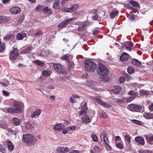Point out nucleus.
I'll return each mask as SVG.
<instances>
[{
  "label": "nucleus",
  "mask_w": 153,
  "mask_h": 153,
  "mask_svg": "<svg viewBox=\"0 0 153 153\" xmlns=\"http://www.w3.org/2000/svg\"><path fill=\"white\" fill-rule=\"evenodd\" d=\"M97 73L100 75L103 76L102 79L104 82H108L109 78L107 76L108 74V69L104 65H100L97 70Z\"/></svg>",
  "instance_id": "f257e3e1"
},
{
  "label": "nucleus",
  "mask_w": 153,
  "mask_h": 153,
  "mask_svg": "<svg viewBox=\"0 0 153 153\" xmlns=\"http://www.w3.org/2000/svg\"><path fill=\"white\" fill-rule=\"evenodd\" d=\"M96 64L91 60L88 59L85 62V69L88 72H94L97 68Z\"/></svg>",
  "instance_id": "f03ea898"
},
{
  "label": "nucleus",
  "mask_w": 153,
  "mask_h": 153,
  "mask_svg": "<svg viewBox=\"0 0 153 153\" xmlns=\"http://www.w3.org/2000/svg\"><path fill=\"white\" fill-rule=\"evenodd\" d=\"M22 141L25 143H28L30 145L34 144L37 142V140L30 134H24Z\"/></svg>",
  "instance_id": "7ed1b4c3"
},
{
  "label": "nucleus",
  "mask_w": 153,
  "mask_h": 153,
  "mask_svg": "<svg viewBox=\"0 0 153 153\" xmlns=\"http://www.w3.org/2000/svg\"><path fill=\"white\" fill-rule=\"evenodd\" d=\"M128 108L130 111L134 112H143V111L142 106L134 104L129 105Z\"/></svg>",
  "instance_id": "20e7f679"
},
{
  "label": "nucleus",
  "mask_w": 153,
  "mask_h": 153,
  "mask_svg": "<svg viewBox=\"0 0 153 153\" xmlns=\"http://www.w3.org/2000/svg\"><path fill=\"white\" fill-rule=\"evenodd\" d=\"M53 66L55 71L62 74H66L67 73L64 70V66L60 64L56 63L53 65Z\"/></svg>",
  "instance_id": "39448f33"
},
{
  "label": "nucleus",
  "mask_w": 153,
  "mask_h": 153,
  "mask_svg": "<svg viewBox=\"0 0 153 153\" xmlns=\"http://www.w3.org/2000/svg\"><path fill=\"white\" fill-rule=\"evenodd\" d=\"M92 99L93 100L96 101L99 104L107 108H109L111 107V106L109 104L106 103L102 101L100 99V97L99 96H97L94 97H92Z\"/></svg>",
  "instance_id": "423d86ee"
},
{
  "label": "nucleus",
  "mask_w": 153,
  "mask_h": 153,
  "mask_svg": "<svg viewBox=\"0 0 153 153\" xmlns=\"http://www.w3.org/2000/svg\"><path fill=\"white\" fill-rule=\"evenodd\" d=\"M19 54L17 49L14 48L10 52V59L12 60H14L19 56Z\"/></svg>",
  "instance_id": "0eeeda50"
},
{
  "label": "nucleus",
  "mask_w": 153,
  "mask_h": 153,
  "mask_svg": "<svg viewBox=\"0 0 153 153\" xmlns=\"http://www.w3.org/2000/svg\"><path fill=\"white\" fill-rule=\"evenodd\" d=\"M91 24L90 22L85 21L79 25L77 29L79 31L85 30L86 29V27L89 25H91Z\"/></svg>",
  "instance_id": "6e6552de"
},
{
  "label": "nucleus",
  "mask_w": 153,
  "mask_h": 153,
  "mask_svg": "<svg viewBox=\"0 0 153 153\" xmlns=\"http://www.w3.org/2000/svg\"><path fill=\"white\" fill-rule=\"evenodd\" d=\"M100 138L102 141H103L105 144L107 146H108L111 148L108 145L109 141L108 138L106 137V134L105 132H102L100 135Z\"/></svg>",
  "instance_id": "1a4fd4ad"
},
{
  "label": "nucleus",
  "mask_w": 153,
  "mask_h": 153,
  "mask_svg": "<svg viewBox=\"0 0 153 153\" xmlns=\"http://www.w3.org/2000/svg\"><path fill=\"white\" fill-rule=\"evenodd\" d=\"M13 108L16 110L17 113H20L21 112V107L19 103L16 102H13Z\"/></svg>",
  "instance_id": "9d476101"
},
{
  "label": "nucleus",
  "mask_w": 153,
  "mask_h": 153,
  "mask_svg": "<svg viewBox=\"0 0 153 153\" xmlns=\"http://www.w3.org/2000/svg\"><path fill=\"white\" fill-rule=\"evenodd\" d=\"M69 149L68 147H60L57 148L56 151V153H65L66 152L69 151Z\"/></svg>",
  "instance_id": "9b49d317"
},
{
  "label": "nucleus",
  "mask_w": 153,
  "mask_h": 153,
  "mask_svg": "<svg viewBox=\"0 0 153 153\" xmlns=\"http://www.w3.org/2000/svg\"><path fill=\"white\" fill-rule=\"evenodd\" d=\"M65 127L64 125L61 123H57L53 126L54 129L56 131H61Z\"/></svg>",
  "instance_id": "f8f14e48"
},
{
  "label": "nucleus",
  "mask_w": 153,
  "mask_h": 153,
  "mask_svg": "<svg viewBox=\"0 0 153 153\" xmlns=\"http://www.w3.org/2000/svg\"><path fill=\"white\" fill-rule=\"evenodd\" d=\"M82 120L83 123L87 124L91 122V119L89 116L85 115L82 117Z\"/></svg>",
  "instance_id": "ddd939ff"
},
{
  "label": "nucleus",
  "mask_w": 153,
  "mask_h": 153,
  "mask_svg": "<svg viewBox=\"0 0 153 153\" xmlns=\"http://www.w3.org/2000/svg\"><path fill=\"white\" fill-rule=\"evenodd\" d=\"M20 8L17 7H12L10 9V12L13 14H16L19 13L21 11Z\"/></svg>",
  "instance_id": "4468645a"
},
{
  "label": "nucleus",
  "mask_w": 153,
  "mask_h": 153,
  "mask_svg": "<svg viewBox=\"0 0 153 153\" xmlns=\"http://www.w3.org/2000/svg\"><path fill=\"white\" fill-rule=\"evenodd\" d=\"M10 20V18L5 16H0V24L5 23Z\"/></svg>",
  "instance_id": "2eb2a0df"
},
{
  "label": "nucleus",
  "mask_w": 153,
  "mask_h": 153,
  "mask_svg": "<svg viewBox=\"0 0 153 153\" xmlns=\"http://www.w3.org/2000/svg\"><path fill=\"white\" fill-rule=\"evenodd\" d=\"M136 142H138L140 145H144L145 144V140L143 137L140 136H137L135 138Z\"/></svg>",
  "instance_id": "dca6fc26"
},
{
  "label": "nucleus",
  "mask_w": 153,
  "mask_h": 153,
  "mask_svg": "<svg viewBox=\"0 0 153 153\" xmlns=\"http://www.w3.org/2000/svg\"><path fill=\"white\" fill-rule=\"evenodd\" d=\"M129 56L127 53L124 52L121 56L120 59L122 61H126L129 59Z\"/></svg>",
  "instance_id": "f3484780"
},
{
  "label": "nucleus",
  "mask_w": 153,
  "mask_h": 153,
  "mask_svg": "<svg viewBox=\"0 0 153 153\" xmlns=\"http://www.w3.org/2000/svg\"><path fill=\"white\" fill-rule=\"evenodd\" d=\"M79 7V5L77 4L71 5L69 8L70 13H71L75 11L78 9Z\"/></svg>",
  "instance_id": "a211bd4d"
},
{
  "label": "nucleus",
  "mask_w": 153,
  "mask_h": 153,
  "mask_svg": "<svg viewBox=\"0 0 153 153\" xmlns=\"http://www.w3.org/2000/svg\"><path fill=\"white\" fill-rule=\"evenodd\" d=\"M42 112V110L41 109H39L35 111L31 115L32 118H34L36 116L39 117L41 114Z\"/></svg>",
  "instance_id": "6ab92c4d"
},
{
  "label": "nucleus",
  "mask_w": 153,
  "mask_h": 153,
  "mask_svg": "<svg viewBox=\"0 0 153 153\" xmlns=\"http://www.w3.org/2000/svg\"><path fill=\"white\" fill-rule=\"evenodd\" d=\"M143 116L146 119H153V113L145 112L143 114Z\"/></svg>",
  "instance_id": "aec40b11"
},
{
  "label": "nucleus",
  "mask_w": 153,
  "mask_h": 153,
  "mask_svg": "<svg viewBox=\"0 0 153 153\" xmlns=\"http://www.w3.org/2000/svg\"><path fill=\"white\" fill-rule=\"evenodd\" d=\"M121 90V87L120 86H114V88L112 89V91L115 94H118Z\"/></svg>",
  "instance_id": "412c9836"
},
{
  "label": "nucleus",
  "mask_w": 153,
  "mask_h": 153,
  "mask_svg": "<svg viewBox=\"0 0 153 153\" xmlns=\"http://www.w3.org/2000/svg\"><path fill=\"white\" fill-rule=\"evenodd\" d=\"M7 143L9 150L10 151H13L14 149V147L12 142L10 140H8Z\"/></svg>",
  "instance_id": "4be33fe9"
},
{
  "label": "nucleus",
  "mask_w": 153,
  "mask_h": 153,
  "mask_svg": "<svg viewBox=\"0 0 153 153\" xmlns=\"http://www.w3.org/2000/svg\"><path fill=\"white\" fill-rule=\"evenodd\" d=\"M43 12L46 14H51L52 11L51 8H49L48 7H46L43 9Z\"/></svg>",
  "instance_id": "5701e85b"
},
{
  "label": "nucleus",
  "mask_w": 153,
  "mask_h": 153,
  "mask_svg": "<svg viewBox=\"0 0 153 153\" xmlns=\"http://www.w3.org/2000/svg\"><path fill=\"white\" fill-rule=\"evenodd\" d=\"M59 0H56L53 4V7L55 9H57L59 7Z\"/></svg>",
  "instance_id": "b1692460"
},
{
  "label": "nucleus",
  "mask_w": 153,
  "mask_h": 153,
  "mask_svg": "<svg viewBox=\"0 0 153 153\" xmlns=\"http://www.w3.org/2000/svg\"><path fill=\"white\" fill-rule=\"evenodd\" d=\"M33 49V47H32L29 46L25 49L22 50L21 51V53H26L29 52L32 50Z\"/></svg>",
  "instance_id": "393cba45"
},
{
  "label": "nucleus",
  "mask_w": 153,
  "mask_h": 153,
  "mask_svg": "<svg viewBox=\"0 0 153 153\" xmlns=\"http://www.w3.org/2000/svg\"><path fill=\"white\" fill-rule=\"evenodd\" d=\"M132 63L133 65H136L137 66L140 67L141 66V62L136 59H133Z\"/></svg>",
  "instance_id": "a878e982"
},
{
  "label": "nucleus",
  "mask_w": 153,
  "mask_h": 153,
  "mask_svg": "<svg viewBox=\"0 0 153 153\" xmlns=\"http://www.w3.org/2000/svg\"><path fill=\"white\" fill-rule=\"evenodd\" d=\"M26 35L25 33H23L22 34L18 33L17 35L16 38L19 40L22 39L24 37H25Z\"/></svg>",
  "instance_id": "bb28decb"
},
{
  "label": "nucleus",
  "mask_w": 153,
  "mask_h": 153,
  "mask_svg": "<svg viewBox=\"0 0 153 153\" xmlns=\"http://www.w3.org/2000/svg\"><path fill=\"white\" fill-rule=\"evenodd\" d=\"M13 121L14 125L18 126L20 124V121L17 118L15 117L13 119Z\"/></svg>",
  "instance_id": "cd10ccee"
},
{
  "label": "nucleus",
  "mask_w": 153,
  "mask_h": 153,
  "mask_svg": "<svg viewBox=\"0 0 153 153\" xmlns=\"http://www.w3.org/2000/svg\"><path fill=\"white\" fill-rule=\"evenodd\" d=\"M118 13L119 12L117 10H114L111 12L110 13V16L111 18H114Z\"/></svg>",
  "instance_id": "c85d7f7f"
},
{
  "label": "nucleus",
  "mask_w": 153,
  "mask_h": 153,
  "mask_svg": "<svg viewBox=\"0 0 153 153\" xmlns=\"http://www.w3.org/2000/svg\"><path fill=\"white\" fill-rule=\"evenodd\" d=\"M25 128L27 129H30L33 127V126L30 123L27 122L25 123Z\"/></svg>",
  "instance_id": "c756f323"
},
{
  "label": "nucleus",
  "mask_w": 153,
  "mask_h": 153,
  "mask_svg": "<svg viewBox=\"0 0 153 153\" xmlns=\"http://www.w3.org/2000/svg\"><path fill=\"white\" fill-rule=\"evenodd\" d=\"M0 52H3L5 49V46L4 44L0 41Z\"/></svg>",
  "instance_id": "7c9ffc66"
},
{
  "label": "nucleus",
  "mask_w": 153,
  "mask_h": 153,
  "mask_svg": "<svg viewBox=\"0 0 153 153\" xmlns=\"http://www.w3.org/2000/svg\"><path fill=\"white\" fill-rule=\"evenodd\" d=\"M7 111L8 113H17L16 111V110L14 109V108L13 107L9 108L7 109Z\"/></svg>",
  "instance_id": "2f4dec72"
},
{
  "label": "nucleus",
  "mask_w": 153,
  "mask_h": 153,
  "mask_svg": "<svg viewBox=\"0 0 153 153\" xmlns=\"http://www.w3.org/2000/svg\"><path fill=\"white\" fill-rule=\"evenodd\" d=\"M66 22L65 20L63 21L59 24V27L60 28L65 27L67 25Z\"/></svg>",
  "instance_id": "473e14b6"
},
{
  "label": "nucleus",
  "mask_w": 153,
  "mask_h": 153,
  "mask_svg": "<svg viewBox=\"0 0 153 153\" xmlns=\"http://www.w3.org/2000/svg\"><path fill=\"white\" fill-rule=\"evenodd\" d=\"M76 128V127L73 126H68L67 128L66 129L68 131L70 130L75 131Z\"/></svg>",
  "instance_id": "72a5a7b5"
},
{
  "label": "nucleus",
  "mask_w": 153,
  "mask_h": 153,
  "mask_svg": "<svg viewBox=\"0 0 153 153\" xmlns=\"http://www.w3.org/2000/svg\"><path fill=\"white\" fill-rule=\"evenodd\" d=\"M128 72L129 74H132L134 72V69L131 67H129L128 68Z\"/></svg>",
  "instance_id": "f704fd0d"
},
{
  "label": "nucleus",
  "mask_w": 153,
  "mask_h": 153,
  "mask_svg": "<svg viewBox=\"0 0 153 153\" xmlns=\"http://www.w3.org/2000/svg\"><path fill=\"white\" fill-rule=\"evenodd\" d=\"M35 63L38 65L43 66L44 63L42 61L38 60H35Z\"/></svg>",
  "instance_id": "c9c22d12"
},
{
  "label": "nucleus",
  "mask_w": 153,
  "mask_h": 153,
  "mask_svg": "<svg viewBox=\"0 0 153 153\" xmlns=\"http://www.w3.org/2000/svg\"><path fill=\"white\" fill-rule=\"evenodd\" d=\"M61 10L64 12H68L70 13V8L66 7H63L62 8Z\"/></svg>",
  "instance_id": "e433bc0d"
},
{
  "label": "nucleus",
  "mask_w": 153,
  "mask_h": 153,
  "mask_svg": "<svg viewBox=\"0 0 153 153\" xmlns=\"http://www.w3.org/2000/svg\"><path fill=\"white\" fill-rule=\"evenodd\" d=\"M124 138L128 142L130 143L131 142L130 136L129 135H126L124 136Z\"/></svg>",
  "instance_id": "4c0bfd02"
},
{
  "label": "nucleus",
  "mask_w": 153,
  "mask_h": 153,
  "mask_svg": "<svg viewBox=\"0 0 153 153\" xmlns=\"http://www.w3.org/2000/svg\"><path fill=\"white\" fill-rule=\"evenodd\" d=\"M91 137L93 140L95 142H97L98 140V138L97 136L94 134L91 135Z\"/></svg>",
  "instance_id": "58836bf2"
},
{
  "label": "nucleus",
  "mask_w": 153,
  "mask_h": 153,
  "mask_svg": "<svg viewBox=\"0 0 153 153\" xmlns=\"http://www.w3.org/2000/svg\"><path fill=\"white\" fill-rule=\"evenodd\" d=\"M135 98H136V96H134V97H129L126 99V101L127 102H129L131 101Z\"/></svg>",
  "instance_id": "ea45409f"
},
{
  "label": "nucleus",
  "mask_w": 153,
  "mask_h": 153,
  "mask_svg": "<svg viewBox=\"0 0 153 153\" xmlns=\"http://www.w3.org/2000/svg\"><path fill=\"white\" fill-rule=\"evenodd\" d=\"M42 74L43 75L45 76H49L50 75V72H48L46 70L43 71L42 72Z\"/></svg>",
  "instance_id": "a19ab883"
},
{
  "label": "nucleus",
  "mask_w": 153,
  "mask_h": 153,
  "mask_svg": "<svg viewBox=\"0 0 153 153\" xmlns=\"http://www.w3.org/2000/svg\"><path fill=\"white\" fill-rule=\"evenodd\" d=\"M128 94L132 95L133 97L136 96V97L137 95V93H134L133 91L131 90L128 92Z\"/></svg>",
  "instance_id": "79ce46f5"
},
{
  "label": "nucleus",
  "mask_w": 153,
  "mask_h": 153,
  "mask_svg": "<svg viewBox=\"0 0 153 153\" xmlns=\"http://www.w3.org/2000/svg\"><path fill=\"white\" fill-rule=\"evenodd\" d=\"M100 117L101 118H106L107 117V115L105 112H103L100 114Z\"/></svg>",
  "instance_id": "37998d69"
},
{
  "label": "nucleus",
  "mask_w": 153,
  "mask_h": 153,
  "mask_svg": "<svg viewBox=\"0 0 153 153\" xmlns=\"http://www.w3.org/2000/svg\"><path fill=\"white\" fill-rule=\"evenodd\" d=\"M130 3L132 5L135 7H137L139 5V4L135 1H130Z\"/></svg>",
  "instance_id": "c03bdc74"
},
{
  "label": "nucleus",
  "mask_w": 153,
  "mask_h": 153,
  "mask_svg": "<svg viewBox=\"0 0 153 153\" xmlns=\"http://www.w3.org/2000/svg\"><path fill=\"white\" fill-rule=\"evenodd\" d=\"M93 83V81L92 80H90L89 81H88L86 82V84L89 87H90L91 86Z\"/></svg>",
  "instance_id": "a18cd8bd"
},
{
  "label": "nucleus",
  "mask_w": 153,
  "mask_h": 153,
  "mask_svg": "<svg viewBox=\"0 0 153 153\" xmlns=\"http://www.w3.org/2000/svg\"><path fill=\"white\" fill-rule=\"evenodd\" d=\"M87 103L85 102H84V104L83 106L81 107V110H84L86 111L87 110Z\"/></svg>",
  "instance_id": "49530a36"
},
{
  "label": "nucleus",
  "mask_w": 153,
  "mask_h": 153,
  "mask_svg": "<svg viewBox=\"0 0 153 153\" xmlns=\"http://www.w3.org/2000/svg\"><path fill=\"white\" fill-rule=\"evenodd\" d=\"M12 37V35H8L5 36L4 38V39L6 40H10Z\"/></svg>",
  "instance_id": "de8ad7c7"
},
{
  "label": "nucleus",
  "mask_w": 153,
  "mask_h": 153,
  "mask_svg": "<svg viewBox=\"0 0 153 153\" xmlns=\"http://www.w3.org/2000/svg\"><path fill=\"white\" fill-rule=\"evenodd\" d=\"M75 18H70V19H68L67 20H65V22H66V23L68 25L69 23L71 22V21H74V19H75Z\"/></svg>",
  "instance_id": "09e8293b"
},
{
  "label": "nucleus",
  "mask_w": 153,
  "mask_h": 153,
  "mask_svg": "<svg viewBox=\"0 0 153 153\" xmlns=\"http://www.w3.org/2000/svg\"><path fill=\"white\" fill-rule=\"evenodd\" d=\"M43 34V32L41 30H38L37 31L36 33H35V35L39 36H41Z\"/></svg>",
  "instance_id": "8fccbe9b"
},
{
  "label": "nucleus",
  "mask_w": 153,
  "mask_h": 153,
  "mask_svg": "<svg viewBox=\"0 0 153 153\" xmlns=\"http://www.w3.org/2000/svg\"><path fill=\"white\" fill-rule=\"evenodd\" d=\"M61 58L62 60H69V57L66 55H65L64 56H61Z\"/></svg>",
  "instance_id": "3c124183"
},
{
  "label": "nucleus",
  "mask_w": 153,
  "mask_h": 153,
  "mask_svg": "<svg viewBox=\"0 0 153 153\" xmlns=\"http://www.w3.org/2000/svg\"><path fill=\"white\" fill-rule=\"evenodd\" d=\"M132 122L136 124H141V122L140 121L135 120H131Z\"/></svg>",
  "instance_id": "603ef678"
},
{
  "label": "nucleus",
  "mask_w": 153,
  "mask_h": 153,
  "mask_svg": "<svg viewBox=\"0 0 153 153\" xmlns=\"http://www.w3.org/2000/svg\"><path fill=\"white\" fill-rule=\"evenodd\" d=\"M116 146L120 149H122L123 148V145L120 143H119L116 145Z\"/></svg>",
  "instance_id": "864d4df0"
},
{
  "label": "nucleus",
  "mask_w": 153,
  "mask_h": 153,
  "mask_svg": "<svg viewBox=\"0 0 153 153\" xmlns=\"http://www.w3.org/2000/svg\"><path fill=\"white\" fill-rule=\"evenodd\" d=\"M43 6L42 5H38L36 7V9L38 11H39L43 9Z\"/></svg>",
  "instance_id": "5fc2aeb1"
},
{
  "label": "nucleus",
  "mask_w": 153,
  "mask_h": 153,
  "mask_svg": "<svg viewBox=\"0 0 153 153\" xmlns=\"http://www.w3.org/2000/svg\"><path fill=\"white\" fill-rule=\"evenodd\" d=\"M99 30L97 29H94L92 31V33L93 34H96L99 33Z\"/></svg>",
  "instance_id": "6e6d98bb"
},
{
  "label": "nucleus",
  "mask_w": 153,
  "mask_h": 153,
  "mask_svg": "<svg viewBox=\"0 0 153 153\" xmlns=\"http://www.w3.org/2000/svg\"><path fill=\"white\" fill-rule=\"evenodd\" d=\"M0 151L2 153H4L5 152V148L0 145Z\"/></svg>",
  "instance_id": "4d7b16f0"
},
{
  "label": "nucleus",
  "mask_w": 153,
  "mask_h": 153,
  "mask_svg": "<svg viewBox=\"0 0 153 153\" xmlns=\"http://www.w3.org/2000/svg\"><path fill=\"white\" fill-rule=\"evenodd\" d=\"M125 80V78L124 77H121L119 79V81L121 83L124 82Z\"/></svg>",
  "instance_id": "13d9d810"
},
{
  "label": "nucleus",
  "mask_w": 153,
  "mask_h": 153,
  "mask_svg": "<svg viewBox=\"0 0 153 153\" xmlns=\"http://www.w3.org/2000/svg\"><path fill=\"white\" fill-rule=\"evenodd\" d=\"M69 101L71 103L76 102V101L75 100L74 98L73 97H71L69 100Z\"/></svg>",
  "instance_id": "bf43d9fd"
},
{
  "label": "nucleus",
  "mask_w": 153,
  "mask_h": 153,
  "mask_svg": "<svg viewBox=\"0 0 153 153\" xmlns=\"http://www.w3.org/2000/svg\"><path fill=\"white\" fill-rule=\"evenodd\" d=\"M150 111H153V103L149 105L148 107Z\"/></svg>",
  "instance_id": "052dcab7"
},
{
  "label": "nucleus",
  "mask_w": 153,
  "mask_h": 153,
  "mask_svg": "<svg viewBox=\"0 0 153 153\" xmlns=\"http://www.w3.org/2000/svg\"><path fill=\"white\" fill-rule=\"evenodd\" d=\"M86 111L84 110H81V111H80L79 112V114L81 115H82L83 114H86Z\"/></svg>",
  "instance_id": "680f3d73"
},
{
  "label": "nucleus",
  "mask_w": 153,
  "mask_h": 153,
  "mask_svg": "<svg viewBox=\"0 0 153 153\" xmlns=\"http://www.w3.org/2000/svg\"><path fill=\"white\" fill-rule=\"evenodd\" d=\"M125 98H124L123 99H119L117 100V102L119 103H123L124 101V100Z\"/></svg>",
  "instance_id": "e2e57ef3"
},
{
  "label": "nucleus",
  "mask_w": 153,
  "mask_h": 153,
  "mask_svg": "<svg viewBox=\"0 0 153 153\" xmlns=\"http://www.w3.org/2000/svg\"><path fill=\"white\" fill-rule=\"evenodd\" d=\"M68 1V0H62L61 1V5H64L66 4V2Z\"/></svg>",
  "instance_id": "0e129e2a"
},
{
  "label": "nucleus",
  "mask_w": 153,
  "mask_h": 153,
  "mask_svg": "<svg viewBox=\"0 0 153 153\" xmlns=\"http://www.w3.org/2000/svg\"><path fill=\"white\" fill-rule=\"evenodd\" d=\"M3 93L6 96H8L9 95V94L8 92L4 91H3Z\"/></svg>",
  "instance_id": "69168bd1"
},
{
  "label": "nucleus",
  "mask_w": 153,
  "mask_h": 153,
  "mask_svg": "<svg viewBox=\"0 0 153 153\" xmlns=\"http://www.w3.org/2000/svg\"><path fill=\"white\" fill-rule=\"evenodd\" d=\"M79 150H73L70 152L69 153H79Z\"/></svg>",
  "instance_id": "338daca9"
},
{
  "label": "nucleus",
  "mask_w": 153,
  "mask_h": 153,
  "mask_svg": "<svg viewBox=\"0 0 153 153\" xmlns=\"http://www.w3.org/2000/svg\"><path fill=\"white\" fill-rule=\"evenodd\" d=\"M72 96L74 98H79V96L78 95L75 94H74L72 95Z\"/></svg>",
  "instance_id": "774afa93"
}]
</instances>
